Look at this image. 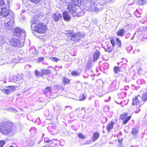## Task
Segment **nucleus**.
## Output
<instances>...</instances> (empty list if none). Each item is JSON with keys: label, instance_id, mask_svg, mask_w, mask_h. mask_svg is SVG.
Listing matches in <instances>:
<instances>
[{"label": "nucleus", "instance_id": "obj_1", "mask_svg": "<svg viewBox=\"0 0 147 147\" xmlns=\"http://www.w3.org/2000/svg\"><path fill=\"white\" fill-rule=\"evenodd\" d=\"M17 129L12 123L6 121L3 122L0 126V132L4 135L12 136L16 132Z\"/></svg>", "mask_w": 147, "mask_h": 147}, {"label": "nucleus", "instance_id": "obj_2", "mask_svg": "<svg viewBox=\"0 0 147 147\" xmlns=\"http://www.w3.org/2000/svg\"><path fill=\"white\" fill-rule=\"evenodd\" d=\"M83 0H71V2L68 4L67 8V11L73 16H75L77 14L76 9V6L79 7L81 5Z\"/></svg>", "mask_w": 147, "mask_h": 147}, {"label": "nucleus", "instance_id": "obj_3", "mask_svg": "<svg viewBox=\"0 0 147 147\" xmlns=\"http://www.w3.org/2000/svg\"><path fill=\"white\" fill-rule=\"evenodd\" d=\"M38 16H34L33 20L31 22L32 25L34 24V29L35 32L40 33H43L46 30L47 26L44 23L39 22L36 24L37 21L38 20Z\"/></svg>", "mask_w": 147, "mask_h": 147}, {"label": "nucleus", "instance_id": "obj_4", "mask_svg": "<svg viewBox=\"0 0 147 147\" xmlns=\"http://www.w3.org/2000/svg\"><path fill=\"white\" fill-rule=\"evenodd\" d=\"M97 0H91L90 3L88 6V10L90 11H98L102 10L101 7H100V5L96 3Z\"/></svg>", "mask_w": 147, "mask_h": 147}, {"label": "nucleus", "instance_id": "obj_5", "mask_svg": "<svg viewBox=\"0 0 147 147\" xmlns=\"http://www.w3.org/2000/svg\"><path fill=\"white\" fill-rule=\"evenodd\" d=\"M69 35L71 37V39L76 42H78L84 36V34L80 32H77L75 34H69Z\"/></svg>", "mask_w": 147, "mask_h": 147}, {"label": "nucleus", "instance_id": "obj_6", "mask_svg": "<svg viewBox=\"0 0 147 147\" xmlns=\"http://www.w3.org/2000/svg\"><path fill=\"white\" fill-rule=\"evenodd\" d=\"M13 35L16 36H22L23 39L22 40V43L24 42L25 37L26 36L25 31L22 30L20 28L17 27L14 30Z\"/></svg>", "mask_w": 147, "mask_h": 147}, {"label": "nucleus", "instance_id": "obj_7", "mask_svg": "<svg viewBox=\"0 0 147 147\" xmlns=\"http://www.w3.org/2000/svg\"><path fill=\"white\" fill-rule=\"evenodd\" d=\"M14 21L13 19L8 20L7 22H5L4 25V27L7 30H9L12 28L13 26L14 25Z\"/></svg>", "mask_w": 147, "mask_h": 147}, {"label": "nucleus", "instance_id": "obj_8", "mask_svg": "<svg viewBox=\"0 0 147 147\" xmlns=\"http://www.w3.org/2000/svg\"><path fill=\"white\" fill-rule=\"evenodd\" d=\"M131 117V115L129 116L128 113H123L120 116V118L121 120H123V124H125L130 120Z\"/></svg>", "mask_w": 147, "mask_h": 147}, {"label": "nucleus", "instance_id": "obj_9", "mask_svg": "<svg viewBox=\"0 0 147 147\" xmlns=\"http://www.w3.org/2000/svg\"><path fill=\"white\" fill-rule=\"evenodd\" d=\"M11 12V11L8 10L5 7H4L1 9L0 15L3 17H5L8 16Z\"/></svg>", "mask_w": 147, "mask_h": 147}, {"label": "nucleus", "instance_id": "obj_10", "mask_svg": "<svg viewBox=\"0 0 147 147\" xmlns=\"http://www.w3.org/2000/svg\"><path fill=\"white\" fill-rule=\"evenodd\" d=\"M132 104L133 105H136L137 106L136 108L137 109L135 110V112L136 113H138L140 110L139 108L140 107V105L139 101L137 97L136 96L133 98Z\"/></svg>", "mask_w": 147, "mask_h": 147}, {"label": "nucleus", "instance_id": "obj_11", "mask_svg": "<svg viewBox=\"0 0 147 147\" xmlns=\"http://www.w3.org/2000/svg\"><path fill=\"white\" fill-rule=\"evenodd\" d=\"M11 45L14 47H19L21 46L20 42L15 37L13 38L11 40Z\"/></svg>", "mask_w": 147, "mask_h": 147}, {"label": "nucleus", "instance_id": "obj_12", "mask_svg": "<svg viewBox=\"0 0 147 147\" xmlns=\"http://www.w3.org/2000/svg\"><path fill=\"white\" fill-rule=\"evenodd\" d=\"M53 18L54 21L58 22L62 18V15L58 12L55 13L53 15Z\"/></svg>", "mask_w": 147, "mask_h": 147}, {"label": "nucleus", "instance_id": "obj_13", "mask_svg": "<svg viewBox=\"0 0 147 147\" xmlns=\"http://www.w3.org/2000/svg\"><path fill=\"white\" fill-rule=\"evenodd\" d=\"M114 124V122L111 121L107 125L106 128L108 132H110V130L113 128Z\"/></svg>", "mask_w": 147, "mask_h": 147}, {"label": "nucleus", "instance_id": "obj_14", "mask_svg": "<svg viewBox=\"0 0 147 147\" xmlns=\"http://www.w3.org/2000/svg\"><path fill=\"white\" fill-rule=\"evenodd\" d=\"M100 55V52L98 50H96L94 52L93 56V61H96L99 57Z\"/></svg>", "mask_w": 147, "mask_h": 147}, {"label": "nucleus", "instance_id": "obj_15", "mask_svg": "<svg viewBox=\"0 0 147 147\" xmlns=\"http://www.w3.org/2000/svg\"><path fill=\"white\" fill-rule=\"evenodd\" d=\"M125 31L123 29H119L117 32V35L121 36H123L125 34Z\"/></svg>", "mask_w": 147, "mask_h": 147}, {"label": "nucleus", "instance_id": "obj_16", "mask_svg": "<svg viewBox=\"0 0 147 147\" xmlns=\"http://www.w3.org/2000/svg\"><path fill=\"white\" fill-rule=\"evenodd\" d=\"M63 19L65 21L70 20L71 18L66 11H64L63 13Z\"/></svg>", "mask_w": 147, "mask_h": 147}, {"label": "nucleus", "instance_id": "obj_17", "mask_svg": "<svg viewBox=\"0 0 147 147\" xmlns=\"http://www.w3.org/2000/svg\"><path fill=\"white\" fill-rule=\"evenodd\" d=\"M13 82L18 84L21 83L22 81V80L20 79L19 78H18L16 76H14L13 78Z\"/></svg>", "mask_w": 147, "mask_h": 147}, {"label": "nucleus", "instance_id": "obj_18", "mask_svg": "<svg viewBox=\"0 0 147 147\" xmlns=\"http://www.w3.org/2000/svg\"><path fill=\"white\" fill-rule=\"evenodd\" d=\"M147 2V0H138L137 2V4L139 5H142L145 4Z\"/></svg>", "mask_w": 147, "mask_h": 147}, {"label": "nucleus", "instance_id": "obj_19", "mask_svg": "<svg viewBox=\"0 0 147 147\" xmlns=\"http://www.w3.org/2000/svg\"><path fill=\"white\" fill-rule=\"evenodd\" d=\"M99 136L100 135L98 132L94 133L93 137H92L93 141L94 142L97 140Z\"/></svg>", "mask_w": 147, "mask_h": 147}, {"label": "nucleus", "instance_id": "obj_20", "mask_svg": "<svg viewBox=\"0 0 147 147\" xmlns=\"http://www.w3.org/2000/svg\"><path fill=\"white\" fill-rule=\"evenodd\" d=\"M29 51L30 52L32 53L33 55H35L37 54L36 51L34 47H32L30 48Z\"/></svg>", "mask_w": 147, "mask_h": 147}, {"label": "nucleus", "instance_id": "obj_21", "mask_svg": "<svg viewBox=\"0 0 147 147\" xmlns=\"http://www.w3.org/2000/svg\"><path fill=\"white\" fill-rule=\"evenodd\" d=\"M131 133L134 136H137L138 133V131L136 128H132Z\"/></svg>", "mask_w": 147, "mask_h": 147}, {"label": "nucleus", "instance_id": "obj_22", "mask_svg": "<svg viewBox=\"0 0 147 147\" xmlns=\"http://www.w3.org/2000/svg\"><path fill=\"white\" fill-rule=\"evenodd\" d=\"M1 90L2 92L6 94H8L10 92V91L9 88H8V87H7V88L1 89Z\"/></svg>", "mask_w": 147, "mask_h": 147}, {"label": "nucleus", "instance_id": "obj_23", "mask_svg": "<svg viewBox=\"0 0 147 147\" xmlns=\"http://www.w3.org/2000/svg\"><path fill=\"white\" fill-rule=\"evenodd\" d=\"M114 72L115 74H117L120 71V67L115 66L114 68Z\"/></svg>", "mask_w": 147, "mask_h": 147}, {"label": "nucleus", "instance_id": "obj_24", "mask_svg": "<svg viewBox=\"0 0 147 147\" xmlns=\"http://www.w3.org/2000/svg\"><path fill=\"white\" fill-rule=\"evenodd\" d=\"M71 75L74 76H78L80 75V73L79 72L76 71H73L71 72Z\"/></svg>", "mask_w": 147, "mask_h": 147}, {"label": "nucleus", "instance_id": "obj_25", "mask_svg": "<svg viewBox=\"0 0 147 147\" xmlns=\"http://www.w3.org/2000/svg\"><path fill=\"white\" fill-rule=\"evenodd\" d=\"M114 50V47H112L111 46H107V49L105 50L106 51L111 52L113 51Z\"/></svg>", "mask_w": 147, "mask_h": 147}, {"label": "nucleus", "instance_id": "obj_26", "mask_svg": "<svg viewBox=\"0 0 147 147\" xmlns=\"http://www.w3.org/2000/svg\"><path fill=\"white\" fill-rule=\"evenodd\" d=\"M43 92L44 93H47L49 92L50 93L51 92V88L50 87H48L46 88L44 90Z\"/></svg>", "mask_w": 147, "mask_h": 147}, {"label": "nucleus", "instance_id": "obj_27", "mask_svg": "<svg viewBox=\"0 0 147 147\" xmlns=\"http://www.w3.org/2000/svg\"><path fill=\"white\" fill-rule=\"evenodd\" d=\"M41 71L43 74L45 75H47L50 73V71L49 69H43Z\"/></svg>", "mask_w": 147, "mask_h": 147}, {"label": "nucleus", "instance_id": "obj_28", "mask_svg": "<svg viewBox=\"0 0 147 147\" xmlns=\"http://www.w3.org/2000/svg\"><path fill=\"white\" fill-rule=\"evenodd\" d=\"M142 99L143 101H145L147 100V92L144 93L143 94Z\"/></svg>", "mask_w": 147, "mask_h": 147}, {"label": "nucleus", "instance_id": "obj_29", "mask_svg": "<svg viewBox=\"0 0 147 147\" xmlns=\"http://www.w3.org/2000/svg\"><path fill=\"white\" fill-rule=\"evenodd\" d=\"M6 1L7 3H9V0H0V5L3 6L5 4V2Z\"/></svg>", "mask_w": 147, "mask_h": 147}, {"label": "nucleus", "instance_id": "obj_30", "mask_svg": "<svg viewBox=\"0 0 147 147\" xmlns=\"http://www.w3.org/2000/svg\"><path fill=\"white\" fill-rule=\"evenodd\" d=\"M8 88H9L10 92L14 91L16 90V87L14 86H11L8 87Z\"/></svg>", "mask_w": 147, "mask_h": 147}, {"label": "nucleus", "instance_id": "obj_31", "mask_svg": "<svg viewBox=\"0 0 147 147\" xmlns=\"http://www.w3.org/2000/svg\"><path fill=\"white\" fill-rule=\"evenodd\" d=\"M111 0H101V5H104L109 2H110Z\"/></svg>", "mask_w": 147, "mask_h": 147}, {"label": "nucleus", "instance_id": "obj_32", "mask_svg": "<svg viewBox=\"0 0 147 147\" xmlns=\"http://www.w3.org/2000/svg\"><path fill=\"white\" fill-rule=\"evenodd\" d=\"M115 41H117V44L118 46L121 47V42L118 38H117Z\"/></svg>", "mask_w": 147, "mask_h": 147}, {"label": "nucleus", "instance_id": "obj_33", "mask_svg": "<svg viewBox=\"0 0 147 147\" xmlns=\"http://www.w3.org/2000/svg\"><path fill=\"white\" fill-rule=\"evenodd\" d=\"M36 129L34 127H32L30 129V131L32 133L36 132Z\"/></svg>", "mask_w": 147, "mask_h": 147}, {"label": "nucleus", "instance_id": "obj_34", "mask_svg": "<svg viewBox=\"0 0 147 147\" xmlns=\"http://www.w3.org/2000/svg\"><path fill=\"white\" fill-rule=\"evenodd\" d=\"M110 40L112 46L114 47L115 46V42L113 38H110Z\"/></svg>", "mask_w": 147, "mask_h": 147}, {"label": "nucleus", "instance_id": "obj_35", "mask_svg": "<svg viewBox=\"0 0 147 147\" xmlns=\"http://www.w3.org/2000/svg\"><path fill=\"white\" fill-rule=\"evenodd\" d=\"M138 73L139 74H143L144 72L143 70L142 69V68H140L139 69H138Z\"/></svg>", "mask_w": 147, "mask_h": 147}, {"label": "nucleus", "instance_id": "obj_36", "mask_svg": "<svg viewBox=\"0 0 147 147\" xmlns=\"http://www.w3.org/2000/svg\"><path fill=\"white\" fill-rule=\"evenodd\" d=\"M63 81L64 83H68L70 82L69 80L67 78H64L63 79Z\"/></svg>", "mask_w": 147, "mask_h": 147}, {"label": "nucleus", "instance_id": "obj_37", "mask_svg": "<svg viewBox=\"0 0 147 147\" xmlns=\"http://www.w3.org/2000/svg\"><path fill=\"white\" fill-rule=\"evenodd\" d=\"M86 98V97L84 94H82L80 97V100H84Z\"/></svg>", "mask_w": 147, "mask_h": 147}, {"label": "nucleus", "instance_id": "obj_38", "mask_svg": "<svg viewBox=\"0 0 147 147\" xmlns=\"http://www.w3.org/2000/svg\"><path fill=\"white\" fill-rule=\"evenodd\" d=\"M78 137L82 139H84L85 138V137L81 133H79L78 135Z\"/></svg>", "mask_w": 147, "mask_h": 147}, {"label": "nucleus", "instance_id": "obj_39", "mask_svg": "<svg viewBox=\"0 0 147 147\" xmlns=\"http://www.w3.org/2000/svg\"><path fill=\"white\" fill-rule=\"evenodd\" d=\"M5 144V142L3 140L0 141V147H3V145Z\"/></svg>", "mask_w": 147, "mask_h": 147}, {"label": "nucleus", "instance_id": "obj_40", "mask_svg": "<svg viewBox=\"0 0 147 147\" xmlns=\"http://www.w3.org/2000/svg\"><path fill=\"white\" fill-rule=\"evenodd\" d=\"M35 75L37 76H40L41 75V73L39 71H38L36 70H35Z\"/></svg>", "mask_w": 147, "mask_h": 147}, {"label": "nucleus", "instance_id": "obj_41", "mask_svg": "<svg viewBox=\"0 0 147 147\" xmlns=\"http://www.w3.org/2000/svg\"><path fill=\"white\" fill-rule=\"evenodd\" d=\"M9 110L11 111V112H14L15 113H17V110L14 109H12L11 108H9Z\"/></svg>", "mask_w": 147, "mask_h": 147}, {"label": "nucleus", "instance_id": "obj_42", "mask_svg": "<svg viewBox=\"0 0 147 147\" xmlns=\"http://www.w3.org/2000/svg\"><path fill=\"white\" fill-rule=\"evenodd\" d=\"M52 60L54 61L57 62L59 59L56 57H53L52 59Z\"/></svg>", "mask_w": 147, "mask_h": 147}, {"label": "nucleus", "instance_id": "obj_43", "mask_svg": "<svg viewBox=\"0 0 147 147\" xmlns=\"http://www.w3.org/2000/svg\"><path fill=\"white\" fill-rule=\"evenodd\" d=\"M44 141L47 143L49 142L50 140L48 138H45L44 139Z\"/></svg>", "mask_w": 147, "mask_h": 147}, {"label": "nucleus", "instance_id": "obj_44", "mask_svg": "<svg viewBox=\"0 0 147 147\" xmlns=\"http://www.w3.org/2000/svg\"><path fill=\"white\" fill-rule=\"evenodd\" d=\"M31 1L34 3H38L40 1V0H30Z\"/></svg>", "mask_w": 147, "mask_h": 147}, {"label": "nucleus", "instance_id": "obj_45", "mask_svg": "<svg viewBox=\"0 0 147 147\" xmlns=\"http://www.w3.org/2000/svg\"><path fill=\"white\" fill-rule=\"evenodd\" d=\"M44 59V58L43 57H40L38 59V61L40 62L43 61Z\"/></svg>", "mask_w": 147, "mask_h": 147}, {"label": "nucleus", "instance_id": "obj_46", "mask_svg": "<svg viewBox=\"0 0 147 147\" xmlns=\"http://www.w3.org/2000/svg\"><path fill=\"white\" fill-rule=\"evenodd\" d=\"M61 142H63V144H64V141L63 140H61L60 141V142H59V143H60V144L61 145V146H63V144H61Z\"/></svg>", "mask_w": 147, "mask_h": 147}, {"label": "nucleus", "instance_id": "obj_47", "mask_svg": "<svg viewBox=\"0 0 147 147\" xmlns=\"http://www.w3.org/2000/svg\"><path fill=\"white\" fill-rule=\"evenodd\" d=\"M110 98H111L110 96H108V100L105 99V102L108 101L110 99Z\"/></svg>", "mask_w": 147, "mask_h": 147}, {"label": "nucleus", "instance_id": "obj_48", "mask_svg": "<svg viewBox=\"0 0 147 147\" xmlns=\"http://www.w3.org/2000/svg\"><path fill=\"white\" fill-rule=\"evenodd\" d=\"M129 50H127L129 51H130V50H131L132 49V47H131V46H130V45H129Z\"/></svg>", "mask_w": 147, "mask_h": 147}, {"label": "nucleus", "instance_id": "obj_49", "mask_svg": "<svg viewBox=\"0 0 147 147\" xmlns=\"http://www.w3.org/2000/svg\"><path fill=\"white\" fill-rule=\"evenodd\" d=\"M111 0V1H110V2H111V1H114L115 0Z\"/></svg>", "mask_w": 147, "mask_h": 147}, {"label": "nucleus", "instance_id": "obj_50", "mask_svg": "<svg viewBox=\"0 0 147 147\" xmlns=\"http://www.w3.org/2000/svg\"><path fill=\"white\" fill-rule=\"evenodd\" d=\"M9 147H14L13 146H9Z\"/></svg>", "mask_w": 147, "mask_h": 147}, {"label": "nucleus", "instance_id": "obj_51", "mask_svg": "<svg viewBox=\"0 0 147 147\" xmlns=\"http://www.w3.org/2000/svg\"><path fill=\"white\" fill-rule=\"evenodd\" d=\"M48 147H51V146H48Z\"/></svg>", "mask_w": 147, "mask_h": 147}, {"label": "nucleus", "instance_id": "obj_52", "mask_svg": "<svg viewBox=\"0 0 147 147\" xmlns=\"http://www.w3.org/2000/svg\"><path fill=\"white\" fill-rule=\"evenodd\" d=\"M146 30L147 31V26L146 27Z\"/></svg>", "mask_w": 147, "mask_h": 147}, {"label": "nucleus", "instance_id": "obj_53", "mask_svg": "<svg viewBox=\"0 0 147 147\" xmlns=\"http://www.w3.org/2000/svg\"><path fill=\"white\" fill-rule=\"evenodd\" d=\"M98 96H99L100 97V96H100V95H98Z\"/></svg>", "mask_w": 147, "mask_h": 147}]
</instances>
